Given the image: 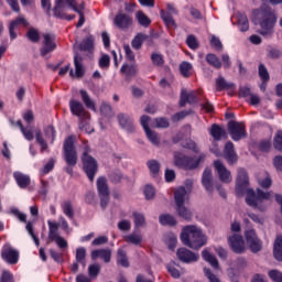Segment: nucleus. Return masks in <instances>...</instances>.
<instances>
[{"label":"nucleus","instance_id":"f257e3e1","mask_svg":"<svg viewBox=\"0 0 282 282\" xmlns=\"http://www.w3.org/2000/svg\"><path fill=\"white\" fill-rule=\"evenodd\" d=\"M253 14L261 28L259 34L269 39L274 34V25H276V13L272 11V8L268 6H262L260 9L253 10Z\"/></svg>","mask_w":282,"mask_h":282},{"label":"nucleus","instance_id":"f03ea898","mask_svg":"<svg viewBox=\"0 0 282 282\" xmlns=\"http://www.w3.org/2000/svg\"><path fill=\"white\" fill-rule=\"evenodd\" d=\"M181 241L183 246L191 248L192 250H199L208 243V238L204 235L202 229L195 225L185 226L181 232Z\"/></svg>","mask_w":282,"mask_h":282},{"label":"nucleus","instance_id":"7ed1b4c3","mask_svg":"<svg viewBox=\"0 0 282 282\" xmlns=\"http://www.w3.org/2000/svg\"><path fill=\"white\" fill-rule=\"evenodd\" d=\"M64 160L66 162V167H64L67 175H74V166L78 164V152L76 151V145H74V137L70 135L65 139L63 144Z\"/></svg>","mask_w":282,"mask_h":282},{"label":"nucleus","instance_id":"20e7f679","mask_svg":"<svg viewBox=\"0 0 282 282\" xmlns=\"http://www.w3.org/2000/svg\"><path fill=\"white\" fill-rule=\"evenodd\" d=\"M91 148L89 144H85L83 148V153L80 155L83 171L87 175L89 182L96 180V173H98V161L90 155Z\"/></svg>","mask_w":282,"mask_h":282},{"label":"nucleus","instance_id":"39448f33","mask_svg":"<svg viewBox=\"0 0 282 282\" xmlns=\"http://www.w3.org/2000/svg\"><path fill=\"white\" fill-rule=\"evenodd\" d=\"M263 199H270V192H263V189L258 188L257 192L252 188H248L246 192V204L251 208L260 210V213L265 212V206H262Z\"/></svg>","mask_w":282,"mask_h":282},{"label":"nucleus","instance_id":"423d86ee","mask_svg":"<svg viewBox=\"0 0 282 282\" xmlns=\"http://www.w3.org/2000/svg\"><path fill=\"white\" fill-rule=\"evenodd\" d=\"M186 197V188L185 187H178L174 192V199L176 204V213L178 217H182V219H185V221H191L193 218V213L184 206V199Z\"/></svg>","mask_w":282,"mask_h":282},{"label":"nucleus","instance_id":"0eeeda50","mask_svg":"<svg viewBox=\"0 0 282 282\" xmlns=\"http://www.w3.org/2000/svg\"><path fill=\"white\" fill-rule=\"evenodd\" d=\"M205 158V154H200L198 159L188 155H175L174 163L175 166H178L180 169H185V171H193L197 169L202 162H204Z\"/></svg>","mask_w":282,"mask_h":282},{"label":"nucleus","instance_id":"6e6552de","mask_svg":"<svg viewBox=\"0 0 282 282\" xmlns=\"http://www.w3.org/2000/svg\"><path fill=\"white\" fill-rule=\"evenodd\" d=\"M97 193L100 199V207L105 210L109 206V184L107 183V176H99L97 178Z\"/></svg>","mask_w":282,"mask_h":282},{"label":"nucleus","instance_id":"1a4fd4ad","mask_svg":"<svg viewBox=\"0 0 282 282\" xmlns=\"http://www.w3.org/2000/svg\"><path fill=\"white\" fill-rule=\"evenodd\" d=\"M245 239L247 241V246L249 247V250L257 254V252H261L263 250V242L257 236V230L254 229H247L245 230Z\"/></svg>","mask_w":282,"mask_h":282},{"label":"nucleus","instance_id":"9d476101","mask_svg":"<svg viewBox=\"0 0 282 282\" xmlns=\"http://www.w3.org/2000/svg\"><path fill=\"white\" fill-rule=\"evenodd\" d=\"M248 184H250V178L248 177V172L246 169L238 170V176L236 180V195L237 197H243L247 193Z\"/></svg>","mask_w":282,"mask_h":282},{"label":"nucleus","instance_id":"9b49d317","mask_svg":"<svg viewBox=\"0 0 282 282\" xmlns=\"http://www.w3.org/2000/svg\"><path fill=\"white\" fill-rule=\"evenodd\" d=\"M228 243L235 254H243V252H246V241L243 240V236L234 234L228 237Z\"/></svg>","mask_w":282,"mask_h":282},{"label":"nucleus","instance_id":"f8f14e48","mask_svg":"<svg viewBox=\"0 0 282 282\" xmlns=\"http://www.w3.org/2000/svg\"><path fill=\"white\" fill-rule=\"evenodd\" d=\"M228 131L231 135V139L235 142H239L242 138H246V126L243 123H239L237 121H229L228 122Z\"/></svg>","mask_w":282,"mask_h":282},{"label":"nucleus","instance_id":"ddd939ff","mask_svg":"<svg viewBox=\"0 0 282 282\" xmlns=\"http://www.w3.org/2000/svg\"><path fill=\"white\" fill-rule=\"evenodd\" d=\"M176 257L182 263H197L199 261V253H195L186 247L178 248Z\"/></svg>","mask_w":282,"mask_h":282},{"label":"nucleus","instance_id":"4468645a","mask_svg":"<svg viewBox=\"0 0 282 282\" xmlns=\"http://www.w3.org/2000/svg\"><path fill=\"white\" fill-rule=\"evenodd\" d=\"M113 25H116L118 30H129V28L133 25V18L122 11H119L113 18Z\"/></svg>","mask_w":282,"mask_h":282},{"label":"nucleus","instance_id":"2eb2a0df","mask_svg":"<svg viewBox=\"0 0 282 282\" xmlns=\"http://www.w3.org/2000/svg\"><path fill=\"white\" fill-rule=\"evenodd\" d=\"M1 258L10 265H17L19 263V252L9 245L2 247Z\"/></svg>","mask_w":282,"mask_h":282},{"label":"nucleus","instance_id":"dca6fc26","mask_svg":"<svg viewBox=\"0 0 282 282\" xmlns=\"http://www.w3.org/2000/svg\"><path fill=\"white\" fill-rule=\"evenodd\" d=\"M214 169H216L219 180L223 182V184H230V182H232V175L230 174V171H228L221 161H215Z\"/></svg>","mask_w":282,"mask_h":282},{"label":"nucleus","instance_id":"f3484780","mask_svg":"<svg viewBox=\"0 0 282 282\" xmlns=\"http://www.w3.org/2000/svg\"><path fill=\"white\" fill-rule=\"evenodd\" d=\"M68 105L73 116L77 118H89V112L85 110V106L80 101L70 99Z\"/></svg>","mask_w":282,"mask_h":282},{"label":"nucleus","instance_id":"a211bd4d","mask_svg":"<svg viewBox=\"0 0 282 282\" xmlns=\"http://www.w3.org/2000/svg\"><path fill=\"white\" fill-rule=\"evenodd\" d=\"M224 158L228 162V164H237L239 156L237 155V152L235 151V143L231 141H228L225 144L224 149Z\"/></svg>","mask_w":282,"mask_h":282},{"label":"nucleus","instance_id":"6ab92c4d","mask_svg":"<svg viewBox=\"0 0 282 282\" xmlns=\"http://www.w3.org/2000/svg\"><path fill=\"white\" fill-rule=\"evenodd\" d=\"M21 25H23L24 28H28L30 25V23L23 17H18L11 21V23L9 25V34H10L11 41H14V39H17V32H14V30H19V28H21Z\"/></svg>","mask_w":282,"mask_h":282},{"label":"nucleus","instance_id":"aec40b11","mask_svg":"<svg viewBox=\"0 0 282 282\" xmlns=\"http://www.w3.org/2000/svg\"><path fill=\"white\" fill-rule=\"evenodd\" d=\"M56 50V42H54V37L50 33L44 34L43 46L40 50L41 56H47L51 52Z\"/></svg>","mask_w":282,"mask_h":282},{"label":"nucleus","instance_id":"412c9836","mask_svg":"<svg viewBox=\"0 0 282 282\" xmlns=\"http://www.w3.org/2000/svg\"><path fill=\"white\" fill-rule=\"evenodd\" d=\"M117 120L122 129H126L129 133L135 131V126L133 124V119L129 115L119 113Z\"/></svg>","mask_w":282,"mask_h":282},{"label":"nucleus","instance_id":"4be33fe9","mask_svg":"<svg viewBox=\"0 0 282 282\" xmlns=\"http://www.w3.org/2000/svg\"><path fill=\"white\" fill-rule=\"evenodd\" d=\"M202 184L207 193H209V195H213V170H210L209 167H206L203 172Z\"/></svg>","mask_w":282,"mask_h":282},{"label":"nucleus","instance_id":"5701e85b","mask_svg":"<svg viewBox=\"0 0 282 282\" xmlns=\"http://www.w3.org/2000/svg\"><path fill=\"white\" fill-rule=\"evenodd\" d=\"M93 261L96 259H101L106 263H111V250L110 249H96L90 253Z\"/></svg>","mask_w":282,"mask_h":282},{"label":"nucleus","instance_id":"b1692460","mask_svg":"<svg viewBox=\"0 0 282 282\" xmlns=\"http://www.w3.org/2000/svg\"><path fill=\"white\" fill-rule=\"evenodd\" d=\"M13 178L15 180L20 188H28V186H30V184L32 183L30 175L23 174L21 172H14Z\"/></svg>","mask_w":282,"mask_h":282},{"label":"nucleus","instance_id":"393cba45","mask_svg":"<svg viewBox=\"0 0 282 282\" xmlns=\"http://www.w3.org/2000/svg\"><path fill=\"white\" fill-rule=\"evenodd\" d=\"M147 166L150 171L151 177L155 178L160 176V171L162 169V164H160V161L152 159L147 161Z\"/></svg>","mask_w":282,"mask_h":282},{"label":"nucleus","instance_id":"a878e982","mask_svg":"<svg viewBox=\"0 0 282 282\" xmlns=\"http://www.w3.org/2000/svg\"><path fill=\"white\" fill-rule=\"evenodd\" d=\"M209 135L215 140V142H219L224 135H226V129L221 128V126L214 123L209 130Z\"/></svg>","mask_w":282,"mask_h":282},{"label":"nucleus","instance_id":"bb28decb","mask_svg":"<svg viewBox=\"0 0 282 282\" xmlns=\"http://www.w3.org/2000/svg\"><path fill=\"white\" fill-rule=\"evenodd\" d=\"M273 257L275 261H282V235H278L274 240Z\"/></svg>","mask_w":282,"mask_h":282},{"label":"nucleus","instance_id":"cd10ccee","mask_svg":"<svg viewBox=\"0 0 282 282\" xmlns=\"http://www.w3.org/2000/svg\"><path fill=\"white\" fill-rule=\"evenodd\" d=\"M75 76L76 78H83L85 76V68L83 67V57L78 54L74 56Z\"/></svg>","mask_w":282,"mask_h":282},{"label":"nucleus","instance_id":"c85d7f7f","mask_svg":"<svg viewBox=\"0 0 282 282\" xmlns=\"http://www.w3.org/2000/svg\"><path fill=\"white\" fill-rule=\"evenodd\" d=\"M202 257L204 261H207V263L212 265V268H214L215 270H219V261L213 253L205 249L202 251Z\"/></svg>","mask_w":282,"mask_h":282},{"label":"nucleus","instance_id":"c756f323","mask_svg":"<svg viewBox=\"0 0 282 282\" xmlns=\"http://www.w3.org/2000/svg\"><path fill=\"white\" fill-rule=\"evenodd\" d=\"M62 212L63 214L70 220L74 221V205H72V200H65L62 205H61Z\"/></svg>","mask_w":282,"mask_h":282},{"label":"nucleus","instance_id":"7c9ffc66","mask_svg":"<svg viewBox=\"0 0 282 282\" xmlns=\"http://www.w3.org/2000/svg\"><path fill=\"white\" fill-rule=\"evenodd\" d=\"M117 264L121 268H129V258L127 257V251L122 248L117 250Z\"/></svg>","mask_w":282,"mask_h":282},{"label":"nucleus","instance_id":"2f4dec72","mask_svg":"<svg viewBox=\"0 0 282 282\" xmlns=\"http://www.w3.org/2000/svg\"><path fill=\"white\" fill-rule=\"evenodd\" d=\"M79 94L82 96V100L87 109H90L91 111H96V104L94 100H91V97H89V93L85 89H80Z\"/></svg>","mask_w":282,"mask_h":282},{"label":"nucleus","instance_id":"473e14b6","mask_svg":"<svg viewBox=\"0 0 282 282\" xmlns=\"http://www.w3.org/2000/svg\"><path fill=\"white\" fill-rule=\"evenodd\" d=\"M228 89H235L234 83H228L224 77H218L216 79V91H224Z\"/></svg>","mask_w":282,"mask_h":282},{"label":"nucleus","instance_id":"72a5a7b5","mask_svg":"<svg viewBox=\"0 0 282 282\" xmlns=\"http://www.w3.org/2000/svg\"><path fill=\"white\" fill-rule=\"evenodd\" d=\"M120 72L126 76V78H133V76L138 74V67L135 65L123 64Z\"/></svg>","mask_w":282,"mask_h":282},{"label":"nucleus","instance_id":"f704fd0d","mask_svg":"<svg viewBox=\"0 0 282 282\" xmlns=\"http://www.w3.org/2000/svg\"><path fill=\"white\" fill-rule=\"evenodd\" d=\"M161 226H177V220L171 214H163L159 217Z\"/></svg>","mask_w":282,"mask_h":282},{"label":"nucleus","instance_id":"c9c22d12","mask_svg":"<svg viewBox=\"0 0 282 282\" xmlns=\"http://www.w3.org/2000/svg\"><path fill=\"white\" fill-rule=\"evenodd\" d=\"M238 28L240 32H248L250 30V22H248V15L245 13L238 15Z\"/></svg>","mask_w":282,"mask_h":282},{"label":"nucleus","instance_id":"e433bc0d","mask_svg":"<svg viewBox=\"0 0 282 282\" xmlns=\"http://www.w3.org/2000/svg\"><path fill=\"white\" fill-rule=\"evenodd\" d=\"M79 50L82 52H91V50H94V35H89L87 39L83 40L79 44Z\"/></svg>","mask_w":282,"mask_h":282},{"label":"nucleus","instance_id":"4c0bfd02","mask_svg":"<svg viewBox=\"0 0 282 282\" xmlns=\"http://www.w3.org/2000/svg\"><path fill=\"white\" fill-rule=\"evenodd\" d=\"M144 41H147V34L138 33L131 42L133 50H142Z\"/></svg>","mask_w":282,"mask_h":282},{"label":"nucleus","instance_id":"58836bf2","mask_svg":"<svg viewBox=\"0 0 282 282\" xmlns=\"http://www.w3.org/2000/svg\"><path fill=\"white\" fill-rule=\"evenodd\" d=\"M35 142L41 147V153H45V151H47V141L43 138V132H41V130L35 131Z\"/></svg>","mask_w":282,"mask_h":282},{"label":"nucleus","instance_id":"ea45409f","mask_svg":"<svg viewBox=\"0 0 282 282\" xmlns=\"http://www.w3.org/2000/svg\"><path fill=\"white\" fill-rule=\"evenodd\" d=\"M206 62L208 63V65H210L215 69H221V62L219 61V57H217L215 54L213 53L207 54Z\"/></svg>","mask_w":282,"mask_h":282},{"label":"nucleus","instance_id":"a19ab883","mask_svg":"<svg viewBox=\"0 0 282 282\" xmlns=\"http://www.w3.org/2000/svg\"><path fill=\"white\" fill-rule=\"evenodd\" d=\"M124 241L127 243H132V246H141L142 245V236L135 232H132L128 236H124Z\"/></svg>","mask_w":282,"mask_h":282},{"label":"nucleus","instance_id":"79ce46f5","mask_svg":"<svg viewBox=\"0 0 282 282\" xmlns=\"http://www.w3.org/2000/svg\"><path fill=\"white\" fill-rule=\"evenodd\" d=\"M135 19L142 28H149L151 25V20L144 14L143 11H138L135 14Z\"/></svg>","mask_w":282,"mask_h":282},{"label":"nucleus","instance_id":"37998d69","mask_svg":"<svg viewBox=\"0 0 282 282\" xmlns=\"http://www.w3.org/2000/svg\"><path fill=\"white\" fill-rule=\"evenodd\" d=\"M26 39L31 43H39V41H41V33H39V30H36L35 28H30L26 32Z\"/></svg>","mask_w":282,"mask_h":282},{"label":"nucleus","instance_id":"c03bdc74","mask_svg":"<svg viewBox=\"0 0 282 282\" xmlns=\"http://www.w3.org/2000/svg\"><path fill=\"white\" fill-rule=\"evenodd\" d=\"M145 135L148 140L151 142V144H153L154 147H160V135L158 134V132L151 129L145 130Z\"/></svg>","mask_w":282,"mask_h":282},{"label":"nucleus","instance_id":"a18cd8bd","mask_svg":"<svg viewBox=\"0 0 282 282\" xmlns=\"http://www.w3.org/2000/svg\"><path fill=\"white\" fill-rule=\"evenodd\" d=\"M161 19L165 23L166 28H174L175 20L173 15L167 11H161Z\"/></svg>","mask_w":282,"mask_h":282},{"label":"nucleus","instance_id":"49530a36","mask_svg":"<svg viewBox=\"0 0 282 282\" xmlns=\"http://www.w3.org/2000/svg\"><path fill=\"white\" fill-rule=\"evenodd\" d=\"M191 69H193V64L189 62H182L180 64V72L184 78H191Z\"/></svg>","mask_w":282,"mask_h":282},{"label":"nucleus","instance_id":"de8ad7c7","mask_svg":"<svg viewBox=\"0 0 282 282\" xmlns=\"http://www.w3.org/2000/svg\"><path fill=\"white\" fill-rule=\"evenodd\" d=\"M25 229L29 232L30 237L33 239L36 248H39V246H41V240L39 239V236L34 234V225H32V221L26 223Z\"/></svg>","mask_w":282,"mask_h":282},{"label":"nucleus","instance_id":"09e8293b","mask_svg":"<svg viewBox=\"0 0 282 282\" xmlns=\"http://www.w3.org/2000/svg\"><path fill=\"white\" fill-rule=\"evenodd\" d=\"M53 14L56 19H65V2L63 3H55L53 9Z\"/></svg>","mask_w":282,"mask_h":282},{"label":"nucleus","instance_id":"8fccbe9b","mask_svg":"<svg viewBox=\"0 0 282 282\" xmlns=\"http://www.w3.org/2000/svg\"><path fill=\"white\" fill-rule=\"evenodd\" d=\"M132 217L134 219V228H142L144 226L147 219L144 218V214L133 212Z\"/></svg>","mask_w":282,"mask_h":282},{"label":"nucleus","instance_id":"3c124183","mask_svg":"<svg viewBox=\"0 0 282 282\" xmlns=\"http://www.w3.org/2000/svg\"><path fill=\"white\" fill-rule=\"evenodd\" d=\"M100 69H109L111 67V57L108 54H102L98 61Z\"/></svg>","mask_w":282,"mask_h":282},{"label":"nucleus","instance_id":"603ef678","mask_svg":"<svg viewBox=\"0 0 282 282\" xmlns=\"http://www.w3.org/2000/svg\"><path fill=\"white\" fill-rule=\"evenodd\" d=\"M191 113H193L192 110H182L180 112L174 113L171 117L172 122H180L182 120H184V118L191 116Z\"/></svg>","mask_w":282,"mask_h":282},{"label":"nucleus","instance_id":"864d4df0","mask_svg":"<svg viewBox=\"0 0 282 282\" xmlns=\"http://www.w3.org/2000/svg\"><path fill=\"white\" fill-rule=\"evenodd\" d=\"M234 270H237L239 272V270H246L247 265H248V261H246V258H238L237 260H235L231 263Z\"/></svg>","mask_w":282,"mask_h":282},{"label":"nucleus","instance_id":"5fc2aeb1","mask_svg":"<svg viewBox=\"0 0 282 282\" xmlns=\"http://www.w3.org/2000/svg\"><path fill=\"white\" fill-rule=\"evenodd\" d=\"M123 175L122 172L120 171H115L111 172L110 174H108V180L112 183V184H120L123 180Z\"/></svg>","mask_w":282,"mask_h":282},{"label":"nucleus","instance_id":"6e6d98bb","mask_svg":"<svg viewBox=\"0 0 282 282\" xmlns=\"http://www.w3.org/2000/svg\"><path fill=\"white\" fill-rule=\"evenodd\" d=\"M44 135L47 139H51V144H54V140H56V129L54 126H47L44 128Z\"/></svg>","mask_w":282,"mask_h":282},{"label":"nucleus","instance_id":"4d7b16f0","mask_svg":"<svg viewBox=\"0 0 282 282\" xmlns=\"http://www.w3.org/2000/svg\"><path fill=\"white\" fill-rule=\"evenodd\" d=\"M87 257V249H85V247H79L76 250V261L77 263H83V265H85V259Z\"/></svg>","mask_w":282,"mask_h":282},{"label":"nucleus","instance_id":"13d9d810","mask_svg":"<svg viewBox=\"0 0 282 282\" xmlns=\"http://www.w3.org/2000/svg\"><path fill=\"white\" fill-rule=\"evenodd\" d=\"M273 147L275 151L282 153V131L279 130L273 138Z\"/></svg>","mask_w":282,"mask_h":282},{"label":"nucleus","instance_id":"bf43d9fd","mask_svg":"<svg viewBox=\"0 0 282 282\" xmlns=\"http://www.w3.org/2000/svg\"><path fill=\"white\" fill-rule=\"evenodd\" d=\"M56 164V161L54 159H50L48 162L42 167V170L40 171V173L42 175H47L48 173H52V171H54V166Z\"/></svg>","mask_w":282,"mask_h":282},{"label":"nucleus","instance_id":"052dcab7","mask_svg":"<svg viewBox=\"0 0 282 282\" xmlns=\"http://www.w3.org/2000/svg\"><path fill=\"white\" fill-rule=\"evenodd\" d=\"M258 74L261 80H270V73L264 64H259L258 66Z\"/></svg>","mask_w":282,"mask_h":282},{"label":"nucleus","instance_id":"680f3d73","mask_svg":"<svg viewBox=\"0 0 282 282\" xmlns=\"http://www.w3.org/2000/svg\"><path fill=\"white\" fill-rule=\"evenodd\" d=\"M98 274H100V264L98 263L90 264L88 267V275L90 276V279H96Z\"/></svg>","mask_w":282,"mask_h":282},{"label":"nucleus","instance_id":"e2e57ef3","mask_svg":"<svg viewBox=\"0 0 282 282\" xmlns=\"http://www.w3.org/2000/svg\"><path fill=\"white\" fill-rule=\"evenodd\" d=\"M143 195L148 200L153 199V197H155V187L152 185H145L143 188Z\"/></svg>","mask_w":282,"mask_h":282},{"label":"nucleus","instance_id":"0e129e2a","mask_svg":"<svg viewBox=\"0 0 282 282\" xmlns=\"http://www.w3.org/2000/svg\"><path fill=\"white\" fill-rule=\"evenodd\" d=\"M186 45L189 50H197V47H199V42H197V37H195V35L191 34L186 39Z\"/></svg>","mask_w":282,"mask_h":282},{"label":"nucleus","instance_id":"69168bd1","mask_svg":"<svg viewBox=\"0 0 282 282\" xmlns=\"http://www.w3.org/2000/svg\"><path fill=\"white\" fill-rule=\"evenodd\" d=\"M151 61L152 64L156 67H162V65H164V57L162 56V54L152 53Z\"/></svg>","mask_w":282,"mask_h":282},{"label":"nucleus","instance_id":"338daca9","mask_svg":"<svg viewBox=\"0 0 282 282\" xmlns=\"http://www.w3.org/2000/svg\"><path fill=\"white\" fill-rule=\"evenodd\" d=\"M269 278L271 279V281L273 282H282V272L273 269L269 271Z\"/></svg>","mask_w":282,"mask_h":282},{"label":"nucleus","instance_id":"774afa93","mask_svg":"<svg viewBox=\"0 0 282 282\" xmlns=\"http://www.w3.org/2000/svg\"><path fill=\"white\" fill-rule=\"evenodd\" d=\"M0 282H14V275L10 271H3L0 278Z\"/></svg>","mask_w":282,"mask_h":282}]
</instances>
